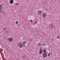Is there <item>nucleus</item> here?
I'll return each instance as SVG.
<instances>
[{"instance_id":"1","label":"nucleus","mask_w":60,"mask_h":60,"mask_svg":"<svg viewBox=\"0 0 60 60\" xmlns=\"http://www.w3.org/2000/svg\"><path fill=\"white\" fill-rule=\"evenodd\" d=\"M2 8H3L2 5V4H0V13H2V11H3Z\"/></svg>"},{"instance_id":"2","label":"nucleus","mask_w":60,"mask_h":60,"mask_svg":"<svg viewBox=\"0 0 60 60\" xmlns=\"http://www.w3.org/2000/svg\"><path fill=\"white\" fill-rule=\"evenodd\" d=\"M8 40H9V41H11V42L12 41H13V38L11 37L8 38Z\"/></svg>"},{"instance_id":"3","label":"nucleus","mask_w":60,"mask_h":60,"mask_svg":"<svg viewBox=\"0 0 60 60\" xmlns=\"http://www.w3.org/2000/svg\"><path fill=\"white\" fill-rule=\"evenodd\" d=\"M43 53V50L41 49H40L39 50V54L40 55H41Z\"/></svg>"},{"instance_id":"4","label":"nucleus","mask_w":60,"mask_h":60,"mask_svg":"<svg viewBox=\"0 0 60 60\" xmlns=\"http://www.w3.org/2000/svg\"><path fill=\"white\" fill-rule=\"evenodd\" d=\"M49 27L50 28H52L54 27L53 26V25L52 24V23H50V25L49 26Z\"/></svg>"},{"instance_id":"5","label":"nucleus","mask_w":60,"mask_h":60,"mask_svg":"<svg viewBox=\"0 0 60 60\" xmlns=\"http://www.w3.org/2000/svg\"><path fill=\"white\" fill-rule=\"evenodd\" d=\"M43 58H46L47 57V55H46V52H45L43 53Z\"/></svg>"},{"instance_id":"6","label":"nucleus","mask_w":60,"mask_h":60,"mask_svg":"<svg viewBox=\"0 0 60 60\" xmlns=\"http://www.w3.org/2000/svg\"><path fill=\"white\" fill-rule=\"evenodd\" d=\"M38 13L40 15H41L42 14V11H38Z\"/></svg>"},{"instance_id":"7","label":"nucleus","mask_w":60,"mask_h":60,"mask_svg":"<svg viewBox=\"0 0 60 60\" xmlns=\"http://www.w3.org/2000/svg\"><path fill=\"white\" fill-rule=\"evenodd\" d=\"M42 16L43 17V18H46L47 16H46V13H44L42 15Z\"/></svg>"},{"instance_id":"8","label":"nucleus","mask_w":60,"mask_h":60,"mask_svg":"<svg viewBox=\"0 0 60 60\" xmlns=\"http://www.w3.org/2000/svg\"><path fill=\"white\" fill-rule=\"evenodd\" d=\"M9 3L10 4H12L13 3V0H11L9 1Z\"/></svg>"},{"instance_id":"9","label":"nucleus","mask_w":60,"mask_h":60,"mask_svg":"<svg viewBox=\"0 0 60 60\" xmlns=\"http://www.w3.org/2000/svg\"><path fill=\"white\" fill-rule=\"evenodd\" d=\"M23 44H26V41H23L22 42Z\"/></svg>"},{"instance_id":"10","label":"nucleus","mask_w":60,"mask_h":60,"mask_svg":"<svg viewBox=\"0 0 60 60\" xmlns=\"http://www.w3.org/2000/svg\"><path fill=\"white\" fill-rule=\"evenodd\" d=\"M42 46H46V44H45V43H44L42 44Z\"/></svg>"},{"instance_id":"11","label":"nucleus","mask_w":60,"mask_h":60,"mask_svg":"<svg viewBox=\"0 0 60 60\" xmlns=\"http://www.w3.org/2000/svg\"><path fill=\"white\" fill-rule=\"evenodd\" d=\"M46 51H47V50H46V49L44 50L43 51V52H44L45 53V52H46Z\"/></svg>"},{"instance_id":"12","label":"nucleus","mask_w":60,"mask_h":60,"mask_svg":"<svg viewBox=\"0 0 60 60\" xmlns=\"http://www.w3.org/2000/svg\"><path fill=\"white\" fill-rule=\"evenodd\" d=\"M38 45L39 46H40V45H41V43H38Z\"/></svg>"},{"instance_id":"13","label":"nucleus","mask_w":60,"mask_h":60,"mask_svg":"<svg viewBox=\"0 0 60 60\" xmlns=\"http://www.w3.org/2000/svg\"><path fill=\"white\" fill-rule=\"evenodd\" d=\"M5 33H6V34H8V33H9V32H8L6 31H5Z\"/></svg>"},{"instance_id":"14","label":"nucleus","mask_w":60,"mask_h":60,"mask_svg":"<svg viewBox=\"0 0 60 60\" xmlns=\"http://www.w3.org/2000/svg\"><path fill=\"white\" fill-rule=\"evenodd\" d=\"M4 30V31H5V30H7V28H4L3 29Z\"/></svg>"},{"instance_id":"15","label":"nucleus","mask_w":60,"mask_h":60,"mask_svg":"<svg viewBox=\"0 0 60 60\" xmlns=\"http://www.w3.org/2000/svg\"><path fill=\"white\" fill-rule=\"evenodd\" d=\"M48 56H50V53H48Z\"/></svg>"},{"instance_id":"16","label":"nucleus","mask_w":60,"mask_h":60,"mask_svg":"<svg viewBox=\"0 0 60 60\" xmlns=\"http://www.w3.org/2000/svg\"><path fill=\"white\" fill-rule=\"evenodd\" d=\"M30 20V22H31V23H32V21H33V20Z\"/></svg>"},{"instance_id":"17","label":"nucleus","mask_w":60,"mask_h":60,"mask_svg":"<svg viewBox=\"0 0 60 60\" xmlns=\"http://www.w3.org/2000/svg\"><path fill=\"white\" fill-rule=\"evenodd\" d=\"M20 44H21V43H20V42L19 43L18 45H19V46H20Z\"/></svg>"},{"instance_id":"18","label":"nucleus","mask_w":60,"mask_h":60,"mask_svg":"<svg viewBox=\"0 0 60 60\" xmlns=\"http://www.w3.org/2000/svg\"><path fill=\"white\" fill-rule=\"evenodd\" d=\"M15 23L17 24H18V21H16L15 22Z\"/></svg>"},{"instance_id":"19","label":"nucleus","mask_w":60,"mask_h":60,"mask_svg":"<svg viewBox=\"0 0 60 60\" xmlns=\"http://www.w3.org/2000/svg\"><path fill=\"white\" fill-rule=\"evenodd\" d=\"M22 45H20V48H22Z\"/></svg>"},{"instance_id":"20","label":"nucleus","mask_w":60,"mask_h":60,"mask_svg":"<svg viewBox=\"0 0 60 60\" xmlns=\"http://www.w3.org/2000/svg\"><path fill=\"white\" fill-rule=\"evenodd\" d=\"M0 50H1V51H3V49L2 48H1Z\"/></svg>"},{"instance_id":"21","label":"nucleus","mask_w":60,"mask_h":60,"mask_svg":"<svg viewBox=\"0 0 60 60\" xmlns=\"http://www.w3.org/2000/svg\"><path fill=\"white\" fill-rule=\"evenodd\" d=\"M57 38H58V39H59V38H60V37L58 36L57 37Z\"/></svg>"},{"instance_id":"22","label":"nucleus","mask_w":60,"mask_h":60,"mask_svg":"<svg viewBox=\"0 0 60 60\" xmlns=\"http://www.w3.org/2000/svg\"><path fill=\"white\" fill-rule=\"evenodd\" d=\"M26 46V45H24L23 46V47H25Z\"/></svg>"},{"instance_id":"23","label":"nucleus","mask_w":60,"mask_h":60,"mask_svg":"<svg viewBox=\"0 0 60 60\" xmlns=\"http://www.w3.org/2000/svg\"><path fill=\"white\" fill-rule=\"evenodd\" d=\"M23 44H23V43H22V45H22V46H23Z\"/></svg>"},{"instance_id":"24","label":"nucleus","mask_w":60,"mask_h":60,"mask_svg":"<svg viewBox=\"0 0 60 60\" xmlns=\"http://www.w3.org/2000/svg\"><path fill=\"white\" fill-rule=\"evenodd\" d=\"M46 53H48V52H46Z\"/></svg>"},{"instance_id":"25","label":"nucleus","mask_w":60,"mask_h":60,"mask_svg":"<svg viewBox=\"0 0 60 60\" xmlns=\"http://www.w3.org/2000/svg\"><path fill=\"white\" fill-rule=\"evenodd\" d=\"M51 54H52V53H51Z\"/></svg>"}]
</instances>
